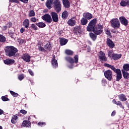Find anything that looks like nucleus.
Listing matches in <instances>:
<instances>
[{
	"label": "nucleus",
	"instance_id": "obj_8",
	"mask_svg": "<svg viewBox=\"0 0 129 129\" xmlns=\"http://www.w3.org/2000/svg\"><path fill=\"white\" fill-rule=\"evenodd\" d=\"M42 20H43V21H45V22H46L49 24H50V23H52V17H51V16L50 15V14H46L43 15L42 17Z\"/></svg>",
	"mask_w": 129,
	"mask_h": 129
},
{
	"label": "nucleus",
	"instance_id": "obj_43",
	"mask_svg": "<svg viewBox=\"0 0 129 129\" xmlns=\"http://www.w3.org/2000/svg\"><path fill=\"white\" fill-rule=\"evenodd\" d=\"M31 27L32 29H33V30H35V31L38 30V27H37V26H36V25L34 24H31Z\"/></svg>",
	"mask_w": 129,
	"mask_h": 129
},
{
	"label": "nucleus",
	"instance_id": "obj_60",
	"mask_svg": "<svg viewBox=\"0 0 129 129\" xmlns=\"http://www.w3.org/2000/svg\"><path fill=\"white\" fill-rule=\"evenodd\" d=\"M3 28L4 29V30H7V29H8V26H4L3 27Z\"/></svg>",
	"mask_w": 129,
	"mask_h": 129
},
{
	"label": "nucleus",
	"instance_id": "obj_18",
	"mask_svg": "<svg viewBox=\"0 0 129 129\" xmlns=\"http://www.w3.org/2000/svg\"><path fill=\"white\" fill-rule=\"evenodd\" d=\"M22 59L25 62H30L31 61V56L28 54H25L22 56Z\"/></svg>",
	"mask_w": 129,
	"mask_h": 129
},
{
	"label": "nucleus",
	"instance_id": "obj_9",
	"mask_svg": "<svg viewBox=\"0 0 129 129\" xmlns=\"http://www.w3.org/2000/svg\"><path fill=\"white\" fill-rule=\"evenodd\" d=\"M119 20L121 25L125 26V27H126V26L128 25V22L127 21V19H126L125 17L123 16L120 17Z\"/></svg>",
	"mask_w": 129,
	"mask_h": 129
},
{
	"label": "nucleus",
	"instance_id": "obj_59",
	"mask_svg": "<svg viewBox=\"0 0 129 129\" xmlns=\"http://www.w3.org/2000/svg\"><path fill=\"white\" fill-rule=\"evenodd\" d=\"M4 113V110H3L2 109H0V115H2Z\"/></svg>",
	"mask_w": 129,
	"mask_h": 129
},
{
	"label": "nucleus",
	"instance_id": "obj_4",
	"mask_svg": "<svg viewBox=\"0 0 129 129\" xmlns=\"http://www.w3.org/2000/svg\"><path fill=\"white\" fill-rule=\"evenodd\" d=\"M97 20L96 19H94L91 20L88 24L87 27V31L88 32H92V30L95 28V26L96 25V23Z\"/></svg>",
	"mask_w": 129,
	"mask_h": 129
},
{
	"label": "nucleus",
	"instance_id": "obj_27",
	"mask_svg": "<svg viewBox=\"0 0 129 129\" xmlns=\"http://www.w3.org/2000/svg\"><path fill=\"white\" fill-rule=\"evenodd\" d=\"M121 58V54H117L116 53H114L112 57V59L113 60H118V59H120Z\"/></svg>",
	"mask_w": 129,
	"mask_h": 129
},
{
	"label": "nucleus",
	"instance_id": "obj_26",
	"mask_svg": "<svg viewBox=\"0 0 129 129\" xmlns=\"http://www.w3.org/2000/svg\"><path fill=\"white\" fill-rule=\"evenodd\" d=\"M68 43V40L65 38H60V46H64V45H66Z\"/></svg>",
	"mask_w": 129,
	"mask_h": 129
},
{
	"label": "nucleus",
	"instance_id": "obj_50",
	"mask_svg": "<svg viewBox=\"0 0 129 129\" xmlns=\"http://www.w3.org/2000/svg\"><path fill=\"white\" fill-rule=\"evenodd\" d=\"M28 72L29 73V74H30V75H31V76H34V73L33 72V71H32V70H28Z\"/></svg>",
	"mask_w": 129,
	"mask_h": 129
},
{
	"label": "nucleus",
	"instance_id": "obj_62",
	"mask_svg": "<svg viewBox=\"0 0 129 129\" xmlns=\"http://www.w3.org/2000/svg\"><path fill=\"white\" fill-rule=\"evenodd\" d=\"M111 32H112V33H115L114 31H113V30H111Z\"/></svg>",
	"mask_w": 129,
	"mask_h": 129
},
{
	"label": "nucleus",
	"instance_id": "obj_10",
	"mask_svg": "<svg viewBox=\"0 0 129 129\" xmlns=\"http://www.w3.org/2000/svg\"><path fill=\"white\" fill-rule=\"evenodd\" d=\"M99 58L103 62L107 61V58L105 56V53L102 51L99 52Z\"/></svg>",
	"mask_w": 129,
	"mask_h": 129
},
{
	"label": "nucleus",
	"instance_id": "obj_61",
	"mask_svg": "<svg viewBox=\"0 0 129 129\" xmlns=\"http://www.w3.org/2000/svg\"><path fill=\"white\" fill-rule=\"evenodd\" d=\"M0 129H3V127L2 126H0Z\"/></svg>",
	"mask_w": 129,
	"mask_h": 129
},
{
	"label": "nucleus",
	"instance_id": "obj_55",
	"mask_svg": "<svg viewBox=\"0 0 129 129\" xmlns=\"http://www.w3.org/2000/svg\"><path fill=\"white\" fill-rule=\"evenodd\" d=\"M24 32H25V28H24V27L21 28L20 29V33H21V34H23V33H24Z\"/></svg>",
	"mask_w": 129,
	"mask_h": 129
},
{
	"label": "nucleus",
	"instance_id": "obj_7",
	"mask_svg": "<svg viewBox=\"0 0 129 129\" xmlns=\"http://www.w3.org/2000/svg\"><path fill=\"white\" fill-rule=\"evenodd\" d=\"M104 75L105 78L108 79L109 81H111V79H112V72L110 70L105 71Z\"/></svg>",
	"mask_w": 129,
	"mask_h": 129
},
{
	"label": "nucleus",
	"instance_id": "obj_15",
	"mask_svg": "<svg viewBox=\"0 0 129 129\" xmlns=\"http://www.w3.org/2000/svg\"><path fill=\"white\" fill-rule=\"evenodd\" d=\"M4 62L6 65H12V64H14V63H15V60L14 59L7 58L4 60Z\"/></svg>",
	"mask_w": 129,
	"mask_h": 129
},
{
	"label": "nucleus",
	"instance_id": "obj_45",
	"mask_svg": "<svg viewBox=\"0 0 129 129\" xmlns=\"http://www.w3.org/2000/svg\"><path fill=\"white\" fill-rule=\"evenodd\" d=\"M38 125H40V126H43V125H46V123L45 122H39Z\"/></svg>",
	"mask_w": 129,
	"mask_h": 129
},
{
	"label": "nucleus",
	"instance_id": "obj_5",
	"mask_svg": "<svg viewBox=\"0 0 129 129\" xmlns=\"http://www.w3.org/2000/svg\"><path fill=\"white\" fill-rule=\"evenodd\" d=\"M92 31L97 36L100 35L103 32V26L101 24H98Z\"/></svg>",
	"mask_w": 129,
	"mask_h": 129
},
{
	"label": "nucleus",
	"instance_id": "obj_38",
	"mask_svg": "<svg viewBox=\"0 0 129 129\" xmlns=\"http://www.w3.org/2000/svg\"><path fill=\"white\" fill-rule=\"evenodd\" d=\"M68 17V12L67 11H64L62 13L61 17L62 19H66Z\"/></svg>",
	"mask_w": 129,
	"mask_h": 129
},
{
	"label": "nucleus",
	"instance_id": "obj_23",
	"mask_svg": "<svg viewBox=\"0 0 129 129\" xmlns=\"http://www.w3.org/2000/svg\"><path fill=\"white\" fill-rule=\"evenodd\" d=\"M83 17L87 20H91V19H92V14L89 13H84Z\"/></svg>",
	"mask_w": 129,
	"mask_h": 129
},
{
	"label": "nucleus",
	"instance_id": "obj_39",
	"mask_svg": "<svg viewBox=\"0 0 129 129\" xmlns=\"http://www.w3.org/2000/svg\"><path fill=\"white\" fill-rule=\"evenodd\" d=\"M44 48L46 50H51V49H52V47H51V44H50V43L46 44L44 45Z\"/></svg>",
	"mask_w": 129,
	"mask_h": 129
},
{
	"label": "nucleus",
	"instance_id": "obj_33",
	"mask_svg": "<svg viewBox=\"0 0 129 129\" xmlns=\"http://www.w3.org/2000/svg\"><path fill=\"white\" fill-rule=\"evenodd\" d=\"M36 25L39 28H45L46 27V24L43 22L36 23Z\"/></svg>",
	"mask_w": 129,
	"mask_h": 129
},
{
	"label": "nucleus",
	"instance_id": "obj_41",
	"mask_svg": "<svg viewBox=\"0 0 129 129\" xmlns=\"http://www.w3.org/2000/svg\"><path fill=\"white\" fill-rule=\"evenodd\" d=\"M29 17H35V12L34 10H30L29 13Z\"/></svg>",
	"mask_w": 129,
	"mask_h": 129
},
{
	"label": "nucleus",
	"instance_id": "obj_56",
	"mask_svg": "<svg viewBox=\"0 0 129 129\" xmlns=\"http://www.w3.org/2000/svg\"><path fill=\"white\" fill-rule=\"evenodd\" d=\"M21 2H22V3H24V4H27L28 2H29V0H20Z\"/></svg>",
	"mask_w": 129,
	"mask_h": 129
},
{
	"label": "nucleus",
	"instance_id": "obj_31",
	"mask_svg": "<svg viewBox=\"0 0 129 129\" xmlns=\"http://www.w3.org/2000/svg\"><path fill=\"white\" fill-rule=\"evenodd\" d=\"M52 65L53 68H56V67H58V62H57V60L53 58L51 61Z\"/></svg>",
	"mask_w": 129,
	"mask_h": 129
},
{
	"label": "nucleus",
	"instance_id": "obj_46",
	"mask_svg": "<svg viewBox=\"0 0 129 129\" xmlns=\"http://www.w3.org/2000/svg\"><path fill=\"white\" fill-rule=\"evenodd\" d=\"M2 99L3 101H8V100H9V98H8L6 96H2Z\"/></svg>",
	"mask_w": 129,
	"mask_h": 129
},
{
	"label": "nucleus",
	"instance_id": "obj_42",
	"mask_svg": "<svg viewBox=\"0 0 129 129\" xmlns=\"http://www.w3.org/2000/svg\"><path fill=\"white\" fill-rule=\"evenodd\" d=\"M10 93L12 94L14 97H17L19 96V94L13 91H10Z\"/></svg>",
	"mask_w": 129,
	"mask_h": 129
},
{
	"label": "nucleus",
	"instance_id": "obj_21",
	"mask_svg": "<svg viewBox=\"0 0 129 129\" xmlns=\"http://www.w3.org/2000/svg\"><path fill=\"white\" fill-rule=\"evenodd\" d=\"M74 33L75 34H80L81 33V26H77L74 29Z\"/></svg>",
	"mask_w": 129,
	"mask_h": 129
},
{
	"label": "nucleus",
	"instance_id": "obj_16",
	"mask_svg": "<svg viewBox=\"0 0 129 129\" xmlns=\"http://www.w3.org/2000/svg\"><path fill=\"white\" fill-rule=\"evenodd\" d=\"M104 66L105 67H107L108 68H110V69H111V70H112L113 71H114V72L116 73V71H117V70H119V69H115V68L114 67V66L112 65H110L108 63H104Z\"/></svg>",
	"mask_w": 129,
	"mask_h": 129
},
{
	"label": "nucleus",
	"instance_id": "obj_48",
	"mask_svg": "<svg viewBox=\"0 0 129 129\" xmlns=\"http://www.w3.org/2000/svg\"><path fill=\"white\" fill-rule=\"evenodd\" d=\"M20 112H21V113H22V114H27V111L25 110H21L20 111Z\"/></svg>",
	"mask_w": 129,
	"mask_h": 129
},
{
	"label": "nucleus",
	"instance_id": "obj_47",
	"mask_svg": "<svg viewBox=\"0 0 129 129\" xmlns=\"http://www.w3.org/2000/svg\"><path fill=\"white\" fill-rule=\"evenodd\" d=\"M24 75H21L19 76V77H18V79L19 80H20V81H21V80H23V79H24Z\"/></svg>",
	"mask_w": 129,
	"mask_h": 129
},
{
	"label": "nucleus",
	"instance_id": "obj_57",
	"mask_svg": "<svg viewBox=\"0 0 129 129\" xmlns=\"http://www.w3.org/2000/svg\"><path fill=\"white\" fill-rule=\"evenodd\" d=\"M115 113H116L115 111H113L111 113V116H114L115 115Z\"/></svg>",
	"mask_w": 129,
	"mask_h": 129
},
{
	"label": "nucleus",
	"instance_id": "obj_14",
	"mask_svg": "<svg viewBox=\"0 0 129 129\" xmlns=\"http://www.w3.org/2000/svg\"><path fill=\"white\" fill-rule=\"evenodd\" d=\"M115 73L116 74V81H119L122 78L121 71L119 69L117 70Z\"/></svg>",
	"mask_w": 129,
	"mask_h": 129
},
{
	"label": "nucleus",
	"instance_id": "obj_44",
	"mask_svg": "<svg viewBox=\"0 0 129 129\" xmlns=\"http://www.w3.org/2000/svg\"><path fill=\"white\" fill-rule=\"evenodd\" d=\"M38 50L40 52H45V51H46L45 48H44L43 47H41V46H38Z\"/></svg>",
	"mask_w": 129,
	"mask_h": 129
},
{
	"label": "nucleus",
	"instance_id": "obj_63",
	"mask_svg": "<svg viewBox=\"0 0 129 129\" xmlns=\"http://www.w3.org/2000/svg\"><path fill=\"white\" fill-rule=\"evenodd\" d=\"M69 68H71V67H69Z\"/></svg>",
	"mask_w": 129,
	"mask_h": 129
},
{
	"label": "nucleus",
	"instance_id": "obj_13",
	"mask_svg": "<svg viewBox=\"0 0 129 129\" xmlns=\"http://www.w3.org/2000/svg\"><path fill=\"white\" fill-rule=\"evenodd\" d=\"M76 24V20H75V19L74 18H73L70 19L68 21V24L69 25V26H70L71 27H73L75 26Z\"/></svg>",
	"mask_w": 129,
	"mask_h": 129
},
{
	"label": "nucleus",
	"instance_id": "obj_17",
	"mask_svg": "<svg viewBox=\"0 0 129 129\" xmlns=\"http://www.w3.org/2000/svg\"><path fill=\"white\" fill-rule=\"evenodd\" d=\"M118 97L120 101H126L127 100V98H126V96L123 94H120L118 95Z\"/></svg>",
	"mask_w": 129,
	"mask_h": 129
},
{
	"label": "nucleus",
	"instance_id": "obj_32",
	"mask_svg": "<svg viewBox=\"0 0 129 129\" xmlns=\"http://www.w3.org/2000/svg\"><path fill=\"white\" fill-rule=\"evenodd\" d=\"M81 24L83 25V26H85L88 23V21L87 19L85 18H82L81 20Z\"/></svg>",
	"mask_w": 129,
	"mask_h": 129
},
{
	"label": "nucleus",
	"instance_id": "obj_29",
	"mask_svg": "<svg viewBox=\"0 0 129 129\" xmlns=\"http://www.w3.org/2000/svg\"><path fill=\"white\" fill-rule=\"evenodd\" d=\"M17 119H18V114L14 115L11 119L12 123L15 124L17 123Z\"/></svg>",
	"mask_w": 129,
	"mask_h": 129
},
{
	"label": "nucleus",
	"instance_id": "obj_22",
	"mask_svg": "<svg viewBox=\"0 0 129 129\" xmlns=\"http://www.w3.org/2000/svg\"><path fill=\"white\" fill-rule=\"evenodd\" d=\"M121 7H126V6H129V0H122L120 3Z\"/></svg>",
	"mask_w": 129,
	"mask_h": 129
},
{
	"label": "nucleus",
	"instance_id": "obj_51",
	"mask_svg": "<svg viewBox=\"0 0 129 129\" xmlns=\"http://www.w3.org/2000/svg\"><path fill=\"white\" fill-rule=\"evenodd\" d=\"M105 33L107 36H110V31L108 30V29L106 30Z\"/></svg>",
	"mask_w": 129,
	"mask_h": 129
},
{
	"label": "nucleus",
	"instance_id": "obj_3",
	"mask_svg": "<svg viewBox=\"0 0 129 129\" xmlns=\"http://www.w3.org/2000/svg\"><path fill=\"white\" fill-rule=\"evenodd\" d=\"M110 23L111 24V27L114 28V29H119L120 27V22H119V20L117 18H113L110 21Z\"/></svg>",
	"mask_w": 129,
	"mask_h": 129
},
{
	"label": "nucleus",
	"instance_id": "obj_49",
	"mask_svg": "<svg viewBox=\"0 0 129 129\" xmlns=\"http://www.w3.org/2000/svg\"><path fill=\"white\" fill-rule=\"evenodd\" d=\"M31 21L33 22V23H35L36 22H37V18H31Z\"/></svg>",
	"mask_w": 129,
	"mask_h": 129
},
{
	"label": "nucleus",
	"instance_id": "obj_20",
	"mask_svg": "<svg viewBox=\"0 0 129 129\" xmlns=\"http://www.w3.org/2000/svg\"><path fill=\"white\" fill-rule=\"evenodd\" d=\"M112 102L113 103H114V104H116V105H118L119 106H120L121 108H124V107L122 105L121 102H120V101H116L115 99H113L112 100Z\"/></svg>",
	"mask_w": 129,
	"mask_h": 129
},
{
	"label": "nucleus",
	"instance_id": "obj_37",
	"mask_svg": "<svg viewBox=\"0 0 129 129\" xmlns=\"http://www.w3.org/2000/svg\"><path fill=\"white\" fill-rule=\"evenodd\" d=\"M6 37L3 35H0V42L1 43H5L6 42Z\"/></svg>",
	"mask_w": 129,
	"mask_h": 129
},
{
	"label": "nucleus",
	"instance_id": "obj_52",
	"mask_svg": "<svg viewBox=\"0 0 129 129\" xmlns=\"http://www.w3.org/2000/svg\"><path fill=\"white\" fill-rule=\"evenodd\" d=\"M7 26H8L9 28H11L12 26H13V23H12V22H10L7 24Z\"/></svg>",
	"mask_w": 129,
	"mask_h": 129
},
{
	"label": "nucleus",
	"instance_id": "obj_1",
	"mask_svg": "<svg viewBox=\"0 0 129 129\" xmlns=\"http://www.w3.org/2000/svg\"><path fill=\"white\" fill-rule=\"evenodd\" d=\"M6 56L13 57L15 56L16 53H18V49L13 46H7L5 49Z\"/></svg>",
	"mask_w": 129,
	"mask_h": 129
},
{
	"label": "nucleus",
	"instance_id": "obj_19",
	"mask_svg": "<svg viewBox=\"0 0 129 129\" xmlns=\"http://www.w3.org/2000/svg\"><path fill=\"white\" fill-rule=\"evenodd\" d=\"M54 0H47L46 2V7L48 8L49 10L52 9V4H53V1Z\"/></svg>",
	"mask_w": 129,
	"mask_h": 129
},
{
	"label": "nucleus",
	"instance_id": "obj_54",
	"mask_svg": "<svg viewBox=\"0 0 129 129\" xmlns=\"http://www.w3.org/2000/svg\"><path fill=\"white\" fill-rule=\"evenodd\" d=\"M10 2H11V3H16V4H18V3H19V1L18 0H10Z\"/></svg>",
	"mask_w": 129,
	"mask_h": 129
},
{
	"label": "nucleus",
	"instance_id": "obj_34",
	"mask_svg": "<svg viewBox=\"0 0 129 129\" xmlns=\"http://www.w3.org/2000/svg\"><path fill=\"white\" fill-rule=\"evenodd\" d=\"M22 124L23 126H26V127H28L30 124H31V122L28 120H25L23 122Z\"/></svg>",
	"mask_w": 129,
	"mask_h": 129
},
{
	"label": "nucleus",
	"instance_id": "obj_53",
	"mask_svg": "<svg viewBox=\"0 0 129 129\" xmlns=\"http://www.w3.org/2000/svg\"><path fill=\"white\" fill-rule=\"evenodd\" d=\"M18 42L20 44H23V43H24V40H23L22 39H18Z\"/></svg>",
	"mask_w": 129,
	"mask_h": 129
},
{
	"label": "nucleus",
	"instance_id": "obj_24",
	"mask_svg": "<svg viewBox=\"0 0 129 129\" xmlns=\"http://www.w3.org/2000/svg\"><path fill=\"white\" fill-rule=\"evenodd\" d=\"M62 4L64 8L68 9L70 7V3H69V1L68 0H62Z\"/></svg>",
	"mask_w": 129,
	"mask_h": 129
},
{
	"label": "nucleus",
	"instance_id": "obj_25",
	"mask_svg": "<svg viewBox=\"0 0 129 129\" xmlns=\"http://www.w3.org/2000/svg\"><path fill=\"white\" fill-rule=\"evenodd\" d=\"M23 25L26 29H28L29 26H30V20L29 19H25L23 23Z\"/></svg>",
	"mask_w": 129,
	"mask_h": 129
},
{
	"label": "nucleus",
	"instance_id": "obj_40",
	"mask_svg": "<svg viewBox=\"0 0 129 129\" xmlns=\"http://www.w3.org/2000/svg\"><path fill=\"white\" fill-rule=\"evenodd\" d=\"M114 53H113V51L112 50H110L108 52V57H110V58H112V57H113V54Z\"/></svg>",
	"mask_w": 129,
	"mask_h": 129
},
{
	"label": "nucleus",
	"instance_id": "obj_12",
	"mask_svg": "<svg viewBox=\"0 0 129 129\" xmlns=\"http://www.w3.org/2000/svg\"><path fill=\"white\" fill-rule=\"evenodd\" d=\"M51 16L53 22L54 23H57L59 21V18H58V14L56 12H51Z\"/></svg>",
	"mask_w": 129,
	"mask_h": 129
},
{
	"label": "nucleus",
	"instance_id": "obj_6",
	"mask_svg": "<svg viewBox=\"0 0 129 129\" xmlns=\"http://www.w3.org/2000/svg\"><path fill=\"white\" fill-rule=\"evenodd\" d=\"M65 59L66 61L71 64H74V63L77 64L78 63V55H75L74 58L70 56H67L65 57Z\"/></svg>",
	"mask_w": 129,
	"mask_h": 129
},
{
	"label": "nucleus",
	"instance_id": "obj_30",
	"mask_svg": "<svg viewBox=\"0 0 129 129\" xmlns=\"http://www.w3.org/2000/svg\"><path fill=\"white\" fill-rule=\"evenodd\" d=\"M89 35L90 38H91L93 41H95V40H96V38H97V35L95 34V33L94 34L93 33H90Z\"/></svg>",
	"mask_w": 129,
	"mask_h": 129
},
{
	"label": "nucleus",
	"instance_id": "obj_36",
	"mask_svg": "<svg viewBox=\"0 0 129 129\" xmlns=\"http://www.w3.org/2000/svg\"><path fill=\"white\" fill-rule=\"evenodd\" d=\"M123 70L124 71H128L129 70V64L128 63H125L123 66Z\"/></svg>",
	"mask_w": 129,
	"mask_h": 129
},
{
	"label": "nucleus",
	"instance_id": "obj_58",
	"mask_svg": "<svg viewBox=\"0 0 129 129\" xmlns=\"http://www.w3.org/2000/svg\"><path fill=\"white\" fill-rule=\"evenodd\" d=\"M9 35L11 38H14V33H10Z\"/></svg>",
	"mask_w": 129,
	"mask_h": 129
},
{
	"label": "nucleus",
	"instance_id": "obj_2",
	"mask_svg": "<svg viewBox=\"0 0 129 129\" xmlns=\"http://www.w3.org/2000/svg\"><path fill=\"white\" fill-rule=\"evenodd\" d=\"M52 5L54 7V10L56 13H60L61 10H62V5H61V2L60 0H55L53 3Z\"/></svg>",
	"mask_w": 129,
	"mask_h": 129
},
{
	"label": "nucleus",
	"instance_id": "obj_35",
	"mask_svg": "<svg viewBox=\"0 0 129 129\" xmlns=\"http://www.w3.org/2000/svg\"><path fill=\"white\" fill-rule=\"evenodd\" d=\"M65 53L67 55H69L70 56H72V55H73V51H72L70 49H67L65 50Z\"/></svg>",
	"mask_w": 129,
	"mask_h": 129
},
{
	"label": "nucleus",
	"instance_id": "obj_28",
	"mask_svg": "<svg viewBox=\"0 0 129 129\" xmlns=\"http://www.w3.org/2000/svg\"><path fill=\"white\" fill-rule=\"evenodd\" d=\"M122 73L123 74V76L125 79H129V74L127 72H125L123 70H121Z\"/></svg>",
	"mask_w": 129,
	"mask_h": 129
},
{
	"label": "nucleus",
	"instance_id": "obj_11",
	"mask_svg": "<svg viewBox=\"0 0 129 129\" xmlns=\"http://www.w3.org/2000/svg\"><path fill=\"white\" fill-rule=\"evenodd\" d=\"M106 44L110 49H113V48L115 47L114 42H113V41H112V40H111V39L110 38L107 39Z\"/></svg>",
	"mask_w": 129,
	"mask_h": 129
}]
</instances>
